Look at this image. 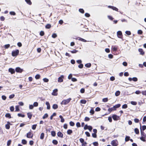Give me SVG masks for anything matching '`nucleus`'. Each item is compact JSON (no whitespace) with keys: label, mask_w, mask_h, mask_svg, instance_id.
Wrapping results in <instances>:
<instances>
[{"label":"nucleus","mask_w":146,"mask_h":146,"mask_svg":"<svg viewBox=\"0 0 146 146\" xmlns=\"http://www.w3.org/2000/svg\"><path fill=\"white\" fill-rule=\"evenodd\" d=\"M71 100V98H69L66 100H64L61 102V105H66L68 104Z\"/></svg>","instance_id":"nucleus-1"},{"label":"nucleus","mask_w":146,"mask_h":146,"mask_svg":"<svg viewBox=\"0 0 146 146\" xmlns=\"http://www.w3.org/2000/svg\"><path fill=\"white\" fill-rule=\"evenodd\" d=\"M19 53V50H18L13 51L12 52V55L13 56H17Z\"/></svg>","instance_id":"nucleus-2"},{"label":"nucleus","mask_w":146,"mask_h":146,"mask_svg":"<svg viewBox=\"0 0 146 146\" xmlns=\"http://www.w3.org/2000/svg\"><path fill=\"white\" fill-rule=\"evenodd\" d=\"M111 144L113 146H116L118 145V142L117 140H113L111 141Z\"/></svg>","instance_id":"nucleus-3"},{"label":"nucleus","mask_w":146,"mask_h":146,"mask_svg":"<svg viewBox=\"0 0 146 146\" xmlns=\"http://www.w3.org/2000/svg\"><path fill=\"white\" fill-rule=\"evenodd\" d=\"M33 136V134L31 132H29L27 133V137L28 138H32Z\"/></svg>","instance_id":"nucleus-4"},{"label":"nucleus","mask_w":146,"mask_h":146,"mask_svg":"<svg viewBox=\"0 0 146 146\" xmlns=\"http://www.w3.org/2000/svg\"><path fill=\"white\" fill-rule=\"evenodd\" d=\"M58 91V90L57 89H54L53 91V92L52 93V95L56 96L57 95V92Z\"/></svg>","instance_id":"nucleus-5"},{"label":"nucleus","mask_w":146,"mask_h":146,"mask_svg":"<svg viewBox=\"0 0 146 146\" xmlns=\"http://www.w3.org/2000/svg\"><path fill=\"white\" fill-rule=\"evenodd\" d=\"M64 78L63 75H61V76L59 77L58 78V82H61L63 81V78Z\"/></svg>","instance_id":"nucleus-6"},{"label":"nucleus","mask_w":146,"mask_h":146,"mask_svg":"<svg viewBox=\"0 0 146 146\" xmlns=\"http://www.w3.org/2000/svg\"><path fill=\"white\" fill-rule=\"evenodd\" d=\"M15 70L17 72L21 73L23 71V70L19 67H17L15 69Z\"/></svg>","instance_id":"nucleus-7"},{"label":"nucleus","mask_w":146,"mask_h":146,"mask_svg":"<svg viewBox=\"0 0 146 146\" xmlns=\"http://www.w3.org/2000/svg\"><path fill=\"white\" fill-rule=\"evenodd\" d=\"M76 39L78 40H80V41H81L84 42H86L87 41L86 40H85L83 38H82L80 37H77Z\"/></svg>","instance_id":"nucleus-8"},{"label":"nucleus","mask_w":146,"mask_h":146,"mask_svg":"<svg viewBox=\"0 0 146 146\" xmlns=\"http://www.w3.org/2000/svg\"><path fill=\"white\" fill-rule=\"evenodd\" d=\"M128 80L130 81H131L132 80H133L134 82H136L137 80V79L136 77H133V78H129Z\"/></svg>","instance_id":"nucleus-9"},{"label":"nucleus","mask_w":146,"mask_h":146,"mask_svg":"<svg viewBox=\"0 0 146 146\" xmlns=\"http://www.w3.org/2000/svg\"><path fill=\"white\" fill-rule=\"evenodd\" d=\"M108 7L109 8H111L113 10H115L116 11H118V9L116 7L111 6H108Z\"/></svg>","instance_id":"nucleus-10"},{"label":"nucleus","mask_w":146,"mask_h":146,"mask_svg":"<svg viewBox=\"0 0 146 146\" xmlns=\"http://www.w3.org/2000/svg\"><path fill=\"white\" fill-rule=\"evenodd\" d=\"M117 36L119 38H121V36L122 35V33L121 31H118L117 32Z\"/></svg>","instance_id":"nucleus-11"},{"label":"nucleus","mask_w":146,"mask_h":146,"mask_svg":"<svg viewBox=\"0 0 146 146\" xmlns=\"http://www.w3.org/2000/svg\"><path fill=\"white\" fill-rule=\"evenodd\" d=\"M9 71L11 72V74H13L15 72V70L14 69L10 68L9 69Z\"/></svg>","instance_id":"nucleus-12"},{"label":"nucleus","mask_w":146,"mask_h":146,"mask_svg":"<svg viewBox=\"0 0 146 146\" xmlns=\"http://www.w3.org/2000/svg\"><path fill=\"white\" fill-rule=\"evenodd\" d=\"M57 135L58 137L62 138L63 137V134L60 131H59L57 133Z\"/></svg>","instance_id":"nucleus-13"},{"label":"nucleus","mask_w":146,"mask_h":146,"mask_svg":"<svg viewBox=\"0 0 146 146\" xmlns=\"http://www.w3.org/2000/svg\"><path fill=\"white\" fill-rule=\"evenodd\" d=\"M112 117L114 120L116 121L117 120V118H118V117L116 115H112Z\"/></svg>","instance_id":"nucleus-14"},{"label":"nucleus","mask_w":146,"mask_h":146,"mask_svg":"<svg viewBox=\"0 0 146 146\" xmlns=\"http://www.w3.org/2000/svg\"><path fill=\"white\" fill-rule=\"evenodd\" d=\"M141 136L146 137V134L143 131H141Z\"/></svg>","instance_id":"nucleus-15"},{"label":"nucleus","mask_w":146,"mask_h":146,"mask_svg":"<svg viewBox=\"0 0 146 146\" xmlns=\"http://www.w3.org/2000/svg\"><path fill=\"white\" fill-rule=\"evenodd\" d=\"M139 51L140 53V54L142 55L144 54V52L143 50L141 48H139L138 50Z\"/></svg>","instance_id":"nucleus-16"},{"label":"nucleus","mask_w":146,"mask_h":146,"mask_svg":"<svg viewBox=\"0 0 146 146\" xmlns=\"http://www.w3.org/2000/svg\"><path fill=\"white\" fill-rule=\"evenodd\" d=\"M46 104V105L47 107V109L48 110H49L50 108V104L48 102H46L45 103Z\"/></svg>","instance_id":"nucleus-17"},{"label":"nucleus","mask_w":146,"mask_h":146,"mask_svg":"<svg viewBox=\"0 0 146 146\" xmlns=\"http://www.w3.org/2000/svg\"><path fill=\"white\" fill-rule=\"evenodd\" d=\"M27 115L28 116V117L29 119H31L32 117V114L31 113L29 112L27 113Z\"/></svg>","instance_id":"nucleus-18"},{"label":"nucleus","mask_w":146,"mask_h":146,"mask_svg":"<svg viewBox=\"0 0 146 146\" xmlns=\"http://www.w3.org/2000/svg\"><path fill=\"white\" fill-rule=\"evenodd\" d=\"M5 117H6L8 118L9 119L11 118V115L9 113H7L5 115Z\"/></svg>","instance_id":"nucleus-19"},{"label":"nucleus","mask_w":146,"mask_h":146,"mask_svg":"<svg viewBox=\"0 0 146 146\" xmlns=\"http://www.w3.org/2000/svg\"><path fill=\"white\" fill-rule=\"evenodd\" d=\"M52 108L54 109H56L58 108V106L56 104H54L52 106Z\"/></svg>","instance_id":"nucleus-20"},{"label":"nucleus","mask_w":146,"mask_h":146,"mask_svg":"<svg viewBox=\"0 0 146 146\" xmlns=\"http://www.w3.org/2000/svg\"><path fill=\"white\" fill-rule=\"evenodd\" d=\"M85 66L86 67H87L88 68H90L91 67V64L90 63H88L86 64H85Z\"/></svg>","instance_id":"nucleus-21"},{"label":"nucleus","mask_w":146,"mask_h":146,"mask_svg":"<svg viewBox=\"0 0 146 146\" xmlns=\"http://www.w3.org/2000/svg\"><path fill=\"white\" fill-rule=\"evenodd\" d=\"M72 133V131L71 129H68L67 131V133L68 135H70Z\"/></svg>","instance_id":"nucleus-22"},{"label":"nucleus","mask_w":146,"mask_h":146,"mask_svg":"<svg viewBox=\"0 0 146 146\" xmlns=\"http://www.w3.org/2000/svg\"><path fill=\"white\" fill-rule=\"evenodd\" d=\"M27 143V141L25 139H23L22 140V143L24 145H26Z\"/></svg>","instance_id":"nucleus-23"},{"label":"nucleus","mask_w":146,"mask_h":146,"mask_svg":"<svg viewBox=\"0 0 146 146\" xmlns=\"http://www.w3.org/2000/svg\"><path fill=\"white\" fill-rule=\"evenodd\" d=\"M134 131L136 134H138L139 133V129L137 128L135 129Z\"/></svg>","instance_id":"nucleus-24"},{"label":"nucleus","mask_w":146,"mask_h":146,"mask_svg":"<svg viewBox=\"0 0 146 146\" xmlns=\"http://www.w3.org/2000/svg\"><path fill=\"white\" fill-rule=\"evenodd\" d=\"M59 117L61 119V122H62V123H63L64 122V118H63V117L61 115H60L59 116Z\"/></svg>","instance_id":"nucleus-25"},{"label":"nucleus","mask_w":146,"mask_h":146,"mask_svg":"<svg viewBox=\"0 0 146 146\" xmlns=\"http://www.w3.org/2000/svg\"><path fill=\"white\" fill-rule=\"evenodd\" d=\"M120 92L119 91H117L115 92V95L116 96H118L120 95Z\"/></svg>","instance_id":"nucleus-26"},{"label":"nucleus","mask_w":146,"mask_h":146,"mask_svg":"<svg viewBox=\"0 0 146 146\" xmlns=\"http://www.w3.org/2000/svg\"><path fill=\"white\" fill-rule=\"evenodd\" d=\"M146 138V137L141 136V137H140V139H141V140L145 142V139Z\"/></svg>","instance_id":"nucleus-27"},{"label":"nucleus","mask_w":146,"mask_h":146,"mask_svg":"<svg viewBox=\"0 0 146 146\" xmlns=\"http://www.w3.org/2000/svg\"><path fill=\"white\" fill-rule=\"evenodd\" d=\"M44 133H41L40 135V138L41 139H44Z\"/></svg>","instance_id":"nucleus-28"},{"label":"nucleus","mask_w":146,"mask_h":146,"mask_svg":"<svg viewBox=\"0 0 146 146\" xmlns=\"http://www.w3.org/2000/svg\"><path fill=\"white\" fill-rule=\"evenodd\" d=\"M25 1L29 5H31L32 4V3L30 0H25Z\"/></svg>","instance_id":"nucleus-29"},{"label":"nucleus","mask_w":146,"mask_h":146,"mask_svg":"<svg viewBox=\"0 0 146 146\" xmlns=\"http://www.w3.org/2000/svg\"><path fill=\"white\" fill-rule=\"evenodd\" d=\"M80 103L82 104H85L86 102V101L85 100H80Z\"/></svg>","instance_id":"nucleus-30"},{"label":"nucleus","mask_w":146,"mask_h":146,"mask_svg":"<svg viewBox=\"0 0 146 146\" xmlns=\"http://www.w3.org/2000/svg\"><path fill=\"white\" fill-rule=\"evenodd\" d=\"M130 137L128 136H126L125 139V141H127L130 139Z\"/></svg>","instance_id":"nucleus-31"},{"label":"nucleus","mask_w":146,"mask_h":146,"mask_svg":"<svg viewBox=\"0 0 146 146\" xmlns=\"http://www.w3.org/2000/svg\"><path fill=\"white\" fill-rule=\"evenodd\" d=\"M56 113H53V114L50 117V119L52 120V119L53 117L54 116L56 115Z\"/></svg>","instance_id":"nucleus-32"},{"label":"nucleus","mask_w":146,"mask_h":146,"mask_svg":"<svg viewBox=\"0 0 146 146\" xmlns=\"http://www.w3.org/2000/svg\"><path fill=\"white\" fill-rule=\"evenodd\" d=\"M112 49L114 51H116L117 50V48L115 46H112L111 47Z\"/></svg>","instance_id":"nucleus-33"},{"label":"nucleus","mask_w":146,"mask_h":146,"mask_svg":"<svg viewBox=\"0 0 146 146\" xmlns=\"http://www.w3.org/2000/svg\"><path fill=\"white\" fill-rule=\"evenodd\" d=\"M52 142L55 145H57L58 143L57 141L56 140H53Z\"/></svg>","instance_id":"nucleus-34"},{"label":"nucleus","mask_w":146,"mask_h":146,"mask_svg":"<svg viewBox=\"0 0 146 146\" xmlns=\"http://www.w3.org/2000/svg\"><path fill=\"white\" fill-rule=\"evenodd\" d=\"M38 105V103L37 102H35L34 103L33 106L34 107H37Z\"/></svg>","instance_id":"nucleus-35"},{"label":"nucleus","mask_w":146,"mask_h":146,"mask_svg":"<svg viewBox=\"0 0 146 146\" xmlns=\"http://www.w3.org/2000/svg\"><path fill=\"white\" fill-rule=\"evenodd\" d=\"M18 115L19 117H25V115L24 114H22L20 113H19L18 114Z\"/></svg>","instance_id":"nucleus-36"},{"label":"nucleus","mask_w":146,"mask_h":146,"mask_svg":"<svg viewBox=\"0 0 146 146\" xmlns=\"http://www.w3.org/2000/svg\"><path fill=\"white\" fill-rule=\"evenodd\" d=\"M51 27L50 25L49 24H47L45 26L46 28L47 29H50Z\"/></svg>","instance_id":"nucleus-37"},{"label":"nucleus","mask_w":146,"mask_h":146,"mask_svg":"<svg viewBox=\"0 0 146 146\" xmlns=\"http://www.w3.org/2000/svg\"><path fill=\"white\" fill-rule=\"evenodd\" d=\"M19 106H15V110L16 111H19Z\"/></svg>","instance_id":"nucleus-38"},{"label":"nucleus","mask_w":146,"mask_h":146,"mask_svg":"<svg viewBox=\"0 0 146 146\" xmlns=\"http://www.w3.org/2000/svg\"><path fill=\"white\" fill-rule=\"evenodd\" d=\"M70 51L72 53H76L78 52V51L76 50H74Z\"/></svg>","instance_id":"nucleus-39"},{"label":"nucleus","mask_w":146,"mask_h":146,"mask_svg":"<svg viewBox=\"0 0 146 146\" xmlns=\"http://www.w3.org/2000/svg\"><path fill=\"white\" fill-rule=\"evenodd\" d=\"M51 134L52 136L54 137L56 135V133L54 131H52Z\"/></svg>","instance_id":"nucleus-40"},{"label":"nucleus","mask_w":146,"mask_h":146,"mask_svg":"<svg viewBox=\"0 0 146 146\" xmlns=\"http://www.w3.org/2000/svg\"><path fill=\"white\" fill-rule=\"evenodd\" d=\"M69 124H70V125L72 126H74L75 124L72 121H70V122Z\"/></svg>","instance_id":"nucleus-41"},{"label":"nucleus","mask_w":146,"mask_h":146,"mask_svg":"<svg viewBox=\"0 0 146 146\" xmlns=\"http://www.w3.org/2000/svg\"><path fill=\"white\" fill-rule=\"evenodd\" d=\"M127 107V105L126 104L123 105L122 106V108L123 109H125Z\"/></svg>","instance_id":"nucleus-42"},{"label":"nucleus","mask_w":146,"mask_h":146,"mask_svg":"<svg viewBox=\"0 0 146 146\" xmlns=\"http://www.w3.org/2000/svg\"><path fill=\"white\" fill-rule=\"evenodd\" d=\"M48 115L47 113H45L44 115L42 117V118L43 119H45L46 118L48 117Z\"/></svg>","instance_id":"nucleus-43"},{"label":"nucleus","mask_w":146,"mask_h":146,"mask_svg":"<svg viewBox=\"0 0 146 146\" xmlns=\"http://www.w3.org/2000/svg\"><path fill=\"white\" fill-rule=\"evenodd\" d=\"M90 113H91V114L92 115L94 114V111L93 109H92L90 110Z\"/></svg>","instance_id":"nucleus-44"},{"label":"nucleus","mask_w":146,"mask_h":146,"mask_svg":"<svg viewBox=\"0 0 146 146\" xmlns=\"http://www.w3.org/2000/svg\"><path fill=\"white\" fill-rule=\"evenodd\" d=\"M131 104L134 105H135L137 104V102L134 101H131Z\"/></svg>","instance_id":"nucleus-45"},{"label":"nucleus","mask_w":146,"mask_h":146,"mask_svg":"<svg viewBox=\"0 0 146 146\" xmlns=\"http://www.w3.org/2000/svg\"><path fill=\"white\" fill-rule=\"evenodd\" d=\"M125 33L127 35H131V32L129 31H126L125 32Z\"/></svg>","instance_id":"nucleus-46"},{"label":"nucleus","mask_w":146,"mask_h":146,"mask_svg":"<svg viewBox=\"0 0 146 146\" xmlns=\"http://www.w3.org/2000/svg\"><path fill=\"white\" fill-rule=\"evenodd\" d=\"M43 80L44 81V82H47L49 80L48 79H47L46 78H43Z\"/></svg>","instance_id":"nucleus-47"},{"label":"nucleus","mask_w":146,"mask_h":146,"mask_svg":"<svg viewBox=\"0 0 146 146\" xmlns=\"http://www.w3.org/2000/svg\"><path fill=\"white\" fill-rule=\"evenodd\" d=\"M137 33L141 35L142 34L143 32L141 30H139L138 31Z\"/></svg>","instance_id":"nucleus-48"},{"label":"nucleus","mask_w":146,"mask_h":146,"mask_svg":"<svg viewBox=\"0 0 146 146\" xmlns=\"http://www.w3.org/2000/svg\"><path fill=\"white\" fill-rule=\"evenodd\" d=\"M11 140H8L7 142V145L8 146H9L11 144Z\"/></svg>","instance_id":"nucleus-49"},{"label":"nucleus","mask_w":146,"mask_h":146,"mask_svg":"<svg viewBox=\"0 0 146 146\" xmlns=\"http://www.w3.org/2000/svg\"><path fill=\"white\" fill-rule=\"evenodd\" d=\"M36 126H37L36 124H35V125H33L32 127V129H33V130L35 129L36 127Z\"/></svg>","instance_id":"nucleus-50"},{"label":"nucleus","mask_w":146,"mask_h":146,"mask_svg":"<svg viewBox=\"0 0 146 146\" xmlns=\"http://www.w3.org/2000/svg\"><path fill=\"white\" fill-rule=\"evenodd\" d=\"M108 101V99L107 98H104L102 99V101L104 102H106Z\"/></svg>","instance_id":"nucleus-51"},{"label":"nucleus","mask_w":146,"mask_h":146,"mask_svg":"<svg viewBox=\"0 0 146 146\" xmlns=\"http://www.w3.org/2000/svg\"><path fill=\"white\" fill-rule=\"evenodd\" d=\"M40 77V75L39 74H37L35 76V78L36 79H39Z\"/></svg>","instance_id":"nucleus-52"},{"label":"nucleus","mask_w":146,"mask_h":146,"mask_svg":"<svg viewBox=\"0 0 146 146\" xmlns=\"http://www.w3.org/2000/svg\"><path fill=\"white\" fill-rule=\"evenodd\" d=\"M5 127L6 129H9L10 126L9 124H7L5 125Z\"/></svg>","instance_id":"nucleus-53"},{"label":"nucleus","mask_w":146,"mask_h":146,"mask_svg":"<svg viewBox=\"0 0 146 146\" xmlns=\"http://www.w3.org/2000/svg\"><path fill=\"white\" fill-rule=\"evenodd\" d=\"M40 35L41 36H43L44 35V31H41L40 32Z\"/></svg>","instance_id":"nucleus-54"},{"label":"nucleus","mask_w":146,"mask_h":146,"mask_svg":"<svg viewBox=\"0 0 146 146\" xmlns=\"http://www.w3.org/2000/svg\"><path fill=\"white\" fill-rule=\"evenodd\" d=\"M79 140L80 142L82 143H83L84 142V139L82 138L80 139Z\"/></svg>","instance_id":"nucleus-55"},{"label":"nucleus","mask_w":146,"mask_h":146,"mask_svg":"<svg viewBox=\"0 0 146 146\" xmlns=\"http://www.w3.org/2000/svg\"><path fill=\"white\" fill-rule=\"evenodd\" d=\"M88 129L90 131H91L92 129V127L91 126H88Z\"/></svg>","instance_id":"nucleus-56"},{"label":"nucleus","mask_w":146,"mask_h":146,"mask_svg":"<svg viewBox=\"0 0 146 146\" xmlns=\"http://www.w3.org/2000/svg\"><path fill=\"white\" fill-rule=\"evenodd\" d=\"M79 11L80 12L82 13H84V10L82 9H79Z\"/></svg>","instance_id":"nucleus-57"},{"label":"nucleus","mask_w":146,"mask_h":146,"mask_svg":"<svg viewBox=\"0 0 146 146\" xmlns=\"http://www.w3.org/2000/svg\"><path fill=\"white\" fill-rule=\"evenodd\" d=\"M14 96H15V95L14 94H12V95H10L9 96V98L10 99H12V98H13Z\"/></svg>","instance_id":"nucleus-58"},{"label":"nucleus","mask_w":146,"mask_h":146,"mask_svg":"<svg viewBox=\"0 0 146 146\" xmlns=\"http://www.w3.org/2000/svg\"><path fill=\"white\" fill-rule=\"evenodd\" d=\"M57 37V35L55 33L53 34L52 35V37L54 38H55Z\"/></svg>","instance_id":"nucleus-59"},{"label":"nucleus","mask_w":146,"mask_h":146,"mask_svg":"<svg viewBox=\"0 0 146 146\" xmlns=\"http://www.w3.org/2000/svg\"><path fill=\"white\" fill-rule=\"evenodd\" d=\"M122 64L123 65L125 66H127V62H123Z\"/></svg>","instance_id":"nucleus-60"},{"label":"nucleus","mask_w":146,"mask_h":146,"mask_svg":"<svg viewBox=\"0 0 146 146\" xmlns=\"http://www.w3.org/2000/svg\"><path fill=\"white\" fill-rule=\"evenodd\" d=\"M34 106L32 105H30L29 106V109L30 110H32Z\"/></svg>","instance_id":"nucleus-61"},{"label":"nucleus","mask_w":146,"mask_h":146,"mask_svg":"<svg viewBox=\"0 0 146 146\" xmlns=\"http://www.w3.org/2000/svg\"><path fill=\"white\" fill-rule=\"evenodd\" d=\"M14 110V107L13 106H12L10 107V110L11 111H13Z\"/></svg>","instance_id":"nucleus-62"},{"label":"nucleus","mask_w":146,"mask_h":146,"mask_svg":"<svg viewBox=\"0 0 146 146\" xmlns=\"http://www.w3.org/2000/svg\"><path fill=\"white\" fill-rule=\"evenodd\" d=\"M142 130L143 131L145 130L146 129V126L145 125H143L142 126Z\"/></svg>","instance_id":"nucleus-63"},{"label":"nucleus","mask_w":146,"mask_h":146,"mask_svg":"<svg viewBox=\"0 0 146 146\" xmlns=\"http://www.w3.org/2000/svg\"><path fill=\"white\" fill-rule=\"evenodd\" d=\"M141 93L143 95L146 96V90L142 91Z\"/></svg>","instance_id":"nucleus-64"}]
</instances>
